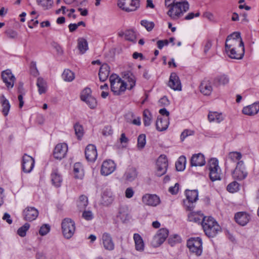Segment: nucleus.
<instances>
[{
  "mask_svg": "<svg viewBox=\"0 0 259 259\" xmlns=\"http://www.w3.org/2000/svg\"><path fill=\"white\" fill-rule=\"evenodd\" d=\"M146 144V136L144 134H141L138 138L137 146L139 148L142 149Z\"/></svg>",
  "mask_w": 259,
  "mask_h": 259,
  "instance_id": "nucleus-54",
  "label": "nucleus"
},
{
  "mask_svg": "<svg viewBox=\"0 0 259 259\" xmlns=\"http://www.w3.org/2000/svg\"><path fill=\"white\" fill-rule=\"evenodd\" d=\"M118 6L127 12L136 11L140 7L139 0H118Z\"/></svg>",
  "mask_w": 259,
  "mask_h": 259,
  "instance_id": "nucleus-7",
  "label": "nucleus"
},
{
  "mask_svg": "<svg viewBox=\"0 0 259 259\" xmlns=\"http://www.w3.org/2000/svg\"><path fill=\"white\" fill-rule=\"evenodd\" d=\"M134 239L135 242V247L138 251H143L144 248V244L141 236L138 234H135Z\"/></svg>",
  "mask_w": 259,
  "mask_h": 259,
  "instance_id": "nucleus-37",
  "label": "nucleus"
},
{
  "mask_svg": "<svg viewBox=\"0 0 259 259\" xmlns=\"http://www.w3.org/2000/svg\"><path fill=\"white\" fill-rule=\"evenodd\" d=\"M125 39L132 42H136V36L135 32L131 30H126L125 32Z\"/></svg>",
  "mask_w": 259,
  "mask_h": 259,
  "instance_id": "nucleus-48",
  "label": "nucleus"
},
{
  "mask_svg": "<svg viewBox=\"0 0 259 259\" xmlns=\"http://www.w3.org/2000/svg\"><path fill=\"white\" fill-rule=\"evenodd\" d=\"M62 76L63 79L66 81H71L74 78V74L69 69L64 70Z\"/></svg>",
  "mask_w": 259,
  "mask_h": 259,
  "instance_id": "nucleus-45",
  "label": "nucleus"
},
{
  "mask_svg": "<svg viewBox=\"0 0 259 259\" xmlns=\"http://www.w3.org/2000/svg\"><path fill=\"white\" fill-rule=\"evenodd\" d=\"M30 225L28 223H25L23 226L18 229L17 234L21 237H24Z\"/></svg>",
  "mask_w": 259,
  "mask_h": 259,
  "instance_id": "nucleus-51",
  "label": "nucleus"
},
{
  "mask_svg": "<svg viewBox=\"0 0 259 259\" xmlns=\"http://www.w3.org/2000/svg\"><path fill=\"white\" fill-rule=\"evenodd\" d=\"M114 198L110 191L105 190L102 195V203L104 205L108 206L113 201Z\"/></svg>",
  "mask_w": 259,
  "mask_h": 259,
  "instance_id": "nucleus-32",
  "label": "nucleus"
},
{
  "mask_svg": "<svg viewBox=\"0 0 259 259\" xmlns=\"http://www.w3.org/2000/svg\"><path fill=\"white\" fill-rule=\"evenodd\" d=\"M165 6L169 8L167 15L174 20L183 16L189 8V4L185 0H165Z\"/></svg>",
  "mask_w": 259,
  "mask_h": 259,
  "instance_id": "nucleus-1",
  "label": "nucleus"
},
{
  "mask_svg": "<svg viewBox=\"0 0 259 259\" xmlns=\"http://www.w3.org/2000/svg\"><path fill=\"white\" fill-rule=\"evenodd\" d=\"M200 92L204 95H209L212 91V88L209 81H203L200 87Z\"/></svg>",
  "mask_w": 259,
  "mask_h": 259,
  "instance_id": "nucleus-30",
  "label": "nucleus"
},
{
  "mask_svg": "<svg viewBox=\"0 0 259 259\" xmlns=\"http://www.w3.org/2000/svg\"><path fill=\"white\" fill-rule=\"evenodd\" d=\"M123 77L127 79L130 83V87L129 89H132L135 85L136 79L134 75L130 71L125 72L123 74Z\"/></svg>",
  "mask_w": 259,
  "mask_h": 259,
  "instance_id": "nucleus-38",
  "label": "nucleus"
},
{
  "mask_svg": "<svg viewBox=\"0 0 259 259\" xmlns=\"http://www.w3.org/2000/svg\"><path fill=\"white\" fill-rule=\"evenodd\" d=\"M209 177L212 181L221 179V169L218 165V161L215 158H211L208 162Z\"/></svg>",
  "mask_w": 259,
  "mask_h": 259,
  "instance_id": "nucleus-6",
  "label": "nucleus"
},
{
  "mask_svg": "<svg viewBox=\"0 0 259 259\" xmlns=\"http://www.w3.org/2000/svg\"><path fill=\"white\" fill-rule=\"evenodd\" d=\"M234 218L236 223L244 226L248 222L249 215L245 212H238L235 214Z\"/></svg>",
  "mask_w": 259,
  "mask_h": 259,
  "instance_id": "nucleus-23",
  "label": "nucleus"
},
{
  "mask_svg": "<svg viewBox=\"0 0 259 259\" xmlns=\"http://www.w3.org/2000/svg\"><path fill=\"white\" fill-rule=\"evenodd\" d=\"M34 165V159L31 156L25 154L22 157V168L24 172H30Z\"/></svg>",
  "mask_w": 259,
  "mask_h": 259,
  "instance_id": "nucleus-12",
  "label": "nucleus"
},
{
  "mask_svg": "<svg viewBox=\"0 0 259 259\" xmlns=\"http://www.w3.org/2000/svg\"><path fill=\"white\" fill-rule=\"evenodd\" d=\"M142 201L148 205L156 206L160 203V199L156 195L147 194L142 197Z\"/></svg>",
  "mask_w": 259,
  "mask_h": 259,
  "instance_id": "nucleus-19",
  "label": "nucleus"
},
{
  "mask_svg": "<svg viewBox=\"0 0 259 259\" xmlns=\"http://www.w3.org/2000/svg\"><path fill=\"white\" fill-rule=\"evenodd\" d=\"M50 230V226L47 224L43 225L40 228L39 233L41 236L46 235Z\"/></svg>",
  "mask_w": 259,
  "mask_h": 259,
  "instance_id": "nucleus-56",
  "label": "nucleus"
},
{
  "mask_svg": "<svg viewBox=\"0 0 259 259\" xmlns=\"http://www.w3.org/2000/svg\"><path fill=\"white\" fill-rule=\"evenodd\" d=\"M51 181L53 185L56 187L61 186L62 183V178L57 170H54L51 174Z\"/></svg>",
  "mask_w": 259,
  "mask_h": 259,
  "instance_id": "nucleus-29",
  "label": "nucleus"
},
{
  "mask_svg": "<svg viewBox=\"0 0 259 259\" xmlns=\"http://www.w3.org/2000/svg\"><path fill=\"white\" fill-rule=\"evenodd\" d=\"M2 77L7 88H12L15 81V77L12 73L11 70L7 69L2 73Z\"/></svg>",
  "mask_w": 259,
  "mask_h": 259,
  "instance_id": "nucleus-14",
  "label": "nucleus"
},
{
  "mask_svg": "<svg viewBox=\"0 0 259 259\" xmlns=\"http://www.w3.org/2000/svg\"><path fill=\"white\" fill-rule=\"evenodd\" d=\"M38 6H41L44 10L51 9L54 4L53 0H36Z\"/></svg>",
  "mask_w": 259,
  "mask_h": 259,
  "instance_id": "nucleus-40",
  "label": "nucleus"
},
{
  "mask_svg": "<svg viewBox=\"0 0 259 259\" xmlns=\"http://www.w3.org/2000/svg\"><path fill=\"white\" fill-rule=\"evenodd\" d=\"M242 157V154L238 152H231L229 153L228 157L225 162V165L228 167L230 165V163L233 162L235 163L239 161Z\"/></svg>",
  "mask_w": 259,
  "mask_h": 259,
  "instance_id": "nucleus-26",
  "label": "nucleus"
},
{
  "mask_svg": "<svg viewBox=\"0 0 259 259\" xmlns=\"http://www.w3.org/2000/svg\"><path fill=\"white\" fill-rule=\"evenodd\" d=\"M141 24L148 31H151L154 27V23L153 22H149L146 20H142Z\"/></svg>",
  "mask_w": 259,
  "mask_h": 259,
  "instance_id": "nucleus-53",
  "label": "nucleus"
},
{
  "mask_svg": "<svg viewBox=\"0 0 259 259\" xmlns=\"http://www.w3.org/2000/svg\"><path fill=\"white\" fill-rule=\"evenodd\" d=\"M168 235V231L165 228L159 230L157 234L153 237L151 243L154 247L159 246L162 244Z\"/></svg>",
  "mask_w": 259,
  "mask_h": 259,
  "instance_id": "nucleus-8",
  "label": "nucleus"
},
{
  "mask_svg": "<svg viewBox=\"0 0 259 259\" xmlns=\"http://www.w3.org/2000/svg\"><path fill=\"white\" fill-rule=\"evenodd\" d=\"M241 49V52L237 53L236 51V48H232L230 50H228L227 53L230 52L229 56L232 59H241L244 54V47H240Z\"/></svg>",
  "mask_w": 259,
  "mask_h": 259,
  "instance_id": "nucleus-31",
  "label": "nucleus"
},
{
  "mask_svg": "<svg viewBox=\"0 0 259 259\" xmlns=\"http://www.w3.org/2000/svg\"><path fill=\"white\" fill-rule=\"evenodd\" d=\"M104 136H108L112 134V130L110 126H107L104 127L102 132Z\"/></svg>",
  "mask_w": 259,
  "mask_h": 259,
  "instance_id": "nucleus-62",
  "label": "nucleus"
},
{
  "mask_svg": "<svg viewBox=\"0 0 259 259\" xmlns=\"http://www.w3.org/2000/svg\"><path fill=\"white\" fill-rule=\"evenodd\" d=\"M207 217H204L203 214L191 212L188 214V220L190 222H194L202 225V222H204V219H206Z\"/></svg>",
  "mask_w": 259,
  "mask_h": 259,
  "instance_id": "nucleus-28",
  "label": "nucleus"
},
{
  "mask_svg": "<svg viewBox=\"0 0 259 259\" xmlns=\"http://www.w3.org/2000/svg\"><path fill=\"white\" fill-rule=\"evenodd\" d=\"M88 204V197L85 195H81L77 201V206L80 210L84 209Z\"/></svg>",
  "mask_w": 259,
  "mask_h": 259,
  "instance_id": "nucleus-43",
  "label": "nucleus"
},
{
  "mask_svg": "<svg viewBox=\"0 0 259 259\" xmlns=\"http://www.w3.org/2000/svg\"><path fill=\"white\" fill-rule=\"evenodd\" d=\"M212 47V42L210 40H208L205 46H204V52L205 54H206L208 51L210 50V49Z\"/></svg>",
  "mask_w": 259,
  "mask_h": 259,
  "instance_id": "nucleus-64",
  "label": "nucleus"
},
{
  "mask_svg": "<svg viewBox=\"0 0 259 259\" xmlns=\"http://www.w3.org/2000/svg\"><path fill=\"white\" fill-rule=\"evenodd\" d=\"M84 102H85L91 109H94L97 106V100L93 96L89 97L88 99L84 101Z\"/></svg>",
  "mask_w": 259,
  "mask_h": 259,
  "instance_id": "nucleus-52",
  "label": "nucleus"
},
{
  "mask_svg": "<svg viewBox=\"0 0 259 259\" xmlns=\"http://www.w3.org/2000/svg\"><path fill=\"white\" fill-rule=\"evenodd\" d=\"M24 219L31 222L35 220L38 215V211L33 207H27L23 211Z\"/></svg>",
  "mask_w": 259,
  "mask_h": 259,
  "instance_id": "nucleus-15",
  "label": "nucleus"
},
{
  "mask_svg": "<svg viewBox=\"0 0 259 259\" xmlns=\"http://www.w3.org/2000/svg\"><path fill=\"white\" fill-rule=\"evenodd\" d=\"M77 48L80 54H84L88 49V44L87 40L82 37L79 38L77 40Z\"/></svg>",
  "mask_w": 259,
  "mask_h": 259,
  "instance_id": "nucleus-34",
  "label": "nucleus"
},
{
  "mask_svg": "<svg viewBox=\"0 0 259 259\" xmlns=\"http://www.w3.org/2000/svg\"><path fill=\"white\" fill-rule=\"evenodd\" d=\"M179 185L176 183L174 187H170L169 188V192L172 194H176L179 191Z\"/></svg>",
  "mask_w": 259,
  "mask_h": 259,
  "instance_id": "nucleus-60",
  "label": "nucleus"
},
{
  "mask_svg": "<svg viewBox=\"0 0 259 259\" xmlns=\"http://www.w3.org/2000/svg\"><path fill=\"white\" fill-rule=\"evenodd\" d=\"M115 169V164L113 161L109 160L104 161L102 165L101 173L104 176H107L112 172Z\"/></svg>",
  "mask_w": 259,
  "mask_h": 259,
  "instance_id": "nucleus-16",
  "label": "nucleus"
},
{
  "mask_svg": "<svg viewBox=\"0 0 259 259\" xmlns=\"http://www.w3.org/2000/svg\"><path fill=\"white\" fill-rule=\"evenodd\" d=\"M36 85L38 88V92L40 94L46 93L47 90V83L43 78L40 77L38 78Z\"/></svg>",
  "mask_w": 259,
  "mask_h": 259,
  "instance_id": "nucleus-42",
  "label": "nucleus"
},
{
  "mask_svg": "<svg viewBox=\"0 0 259 259\" xmlns=\"http://www.w3.org/2000/svg\"><path fill=\"white\" fill-rule=\"evenodd\" d=\"M168 125V118L163 119L160 116H158L157 117L156 122V127L158 131L162 132L166 130L167 128Z\"/></svg>",
  "mask_w": 259,
  "mask_h": 259,
  "instance_id": "nucleus-25",
  "label": "nucleus"
},
{
  "mask_svg": "<svg viewBox=\"0 0 259 259\" xmlns=\"http://www.w3.org/2000/svg\"><path fill=\"white\" fill-rule=\"evenodd\" d=\"M169 104V101L166 97L161 98L159 101V105L160 107L167 106Z\"/></svg>",
  "mask_w": 259,
  "mask_h": 259,
  "instance_id": "nucleus-59",
  "label": "nucleus"
},
{
  "mask_svg": "<svg viewBox=\"0 0 259 259\" xmlns=\"http://www.w3.org/2000/svg\"><path fill=\"white\" fill-rule=\"evenodd\" d=\"M200 15V13L199 12L194 14V13H189L187 16L185 17V20H189L193 19L194 17H198Z\"/></svg>",
  "mask_w": 259,
  "mask_h": 259,
  "instance_id": "nucleus-63",
  "label": "nucleus"
},
{
  "mask_svg": "<svg viewBox=\"0 0 259 259\" xmlns=\"http://www.w3.org/2000/svg\"><path fill=\"white\" fill-rule=\"evenodd\" d=\"M152 115L148 110H145L143 112V121L145 126H149L151 123Z\"/></svg>",
  "mask_w": 259,
  "mask_h": 259,
  "instance_id": "nucleus-46",
  "label": "nucleus"
},
{
  "mask_svg": "<svg viewBox=\"0 0 259 259\" xmlns=\"http://www.w3.org/2000/svg\"><path fill=\"white\" fill-rule=\"evenodd\" d=\"M102 242L105 249L112 250L114 248V244L111 235L105 233L102 235Z\"/></svg>",
  "mask_w": 259,
  "mask_h": 259,
  "instance_id": "nucleus-21",
  "label": "nucleus"
},
{
  "mask_svg": "<svg viewBox=\"0 0 259 259\" xmlns=\"http://www.w3.org/2000/svg\"><path fill=\"white\" fill-rule=\"evenodd\" d=\"M259 111V104L255 103L251 105L244 107L242 112L245 115L252 116L257 113Z\"/></svg>",
  "mask_w": 259,
  "mask_h": 259,
  "instance_id": "nucleus-24",
  "label": "nucleus"
},
{
  "mask_svg": "<svg viewBox=\"0 0 259 259\" xmlns=\"http://www.w3.org/2000/svg\"><path fill=\"white\" fill-rule=\"evenodd\" d=\"M137 173L135 168L129 167L126 171L124 177L126 181L132 182L137 177Z\"/></svg>",
  "mask_w": 259,
  "mask_h": 259,
  "instance_id": "nucleus-36",
  "label": "nucleus"
},
{
  "mask_svg": "<svg viewBox=\"0 0 259 259\" xmlns=\"http://www.w3.org/2000/svg\"><path fill=\"white\" fill-rule=\"evenodd\" d=\"M110 73V67L107 64H103L100 68L99 72V77L101 81H105Z\"/></svg>",
  "mask_w": 259,
  "mask_h": 259,
  "instance_id": "nucleus-27",
  "label": "nucleus"
},
{
  "mask_svg": "<svg viewBox=\"0 0 259 259\" xmlns=\"http://www.w3.org/2000/svg\"><path fill=\"white\" fill-rule=\"evenodd\" d=\"M75 134L78 140H80L84 134V131L82 126L78 123L74 125Z\"/></svg>",
  "mask_w": 259,
  "mask_h": 259,
  "instance_id": "nucleus-44",
  "label": "nucleus"
},
{
  "mask_svg": "<svg viewBox=\"0 0 259 259\" xmlns=\"http://www.w3.org/2000/svg\"><path fill=\"white\" fill-rule=\"evenodd\" d=\"M208 119L210 122L215 121L220 123L223 120L224 117L222 113L217 112H209L208 115Z\"/></svg>",
  "mask_w": 259,
  "mask_h": 259,
  "instance_id": "nucleus-35",
  "label": "nucleus"
},
{
  "mask_svg": "<svg viewBox=\"0 0 259 259\" xmlns=\"http://www.w3.org/2000/svg\"><path fill=\"white\" fill-rule=\"evenodd\" d=\"M247 175V172L245 170L243 161H238L235 169L232 172V176L234 179L242 180L246 177Z\"/></svg>",
  "mask_w": 259,
  "mask_h": 259,
  "instance_id": "nucleus-11",
  "label": "nucleus"
},
{
  "mask_svg": "<svg viewBox=\"0 0 259 259\" xmlns=\"http://www.w3.org/2000/svg\"><path fill=\"white\" fill-rule=\"evenodd\" d=\"M85 155L89 161L94 162L98 155L96 146L93 144L88 145L85 150Z\"/></svg>",
  "mask_w": 259,
  "mask_h": 259,
  "instance_id": "nucleus-17",
  "label": "nucleus"
},
{
  "mask_svg": "<svg viewBox=\"0 0 259 259\" xmlns=\"http://www.w3.org/2000/svg\"><path fill=\"white\" fill-rule=\"evenodd\" d=\"M134 191L131 187L127 188L125 190V196L126 198H132L134 195Z\"/></svg>",
  "mask_w": 259,
  "mask_h": 259,
  "instance_id": "nucleus-61",
  "label": "nucleus"
},
{
  "mask_svg": "<svg viewBox=\"0 0 259 259\" xmlns=\"http://www.w3.org/2000/svg\"><path fill=\"white\" fill-rule=\"evenodd\" d=\"M73 172L76 178L81 179L83 177V168L82 164L80 163L77 162L74 164Z\"/></svg>",
  "mask_w": 259,
  "mask_h": 259,
  "instance_id": "nucleus-39",
  "label": "nucleus"
},
{
  "mask_svg": "<svg viewBox=\"0 0 259 259\" xmlns=\"http://www.w3.org/2000/svg\"><path fill=\"white\" fill-rule=\"evenodd\" d=\"M236 46L244 47L240 33L239 32H234L227 36L225 43L226 51L228 52V50L235 48Z\"/></svg>",
  "mask_w": 259,
  "mask_h": 259,
  "instance_id": "nucleus-4",
  "label": "nucleus"
},
{
  "mask_svg": "<svg viewBox=\"0 0 259 259\" xmlns=\"http://www.w3.org/2000/svg\"><path fill=\"white\" fill-rule=\"evenodd\" d=\"M68 151L67 145L65 143H61L57 145L54 150V156L56 159H61L66 155Z\"/></svg>",
  "mask_w": 259,
  "mask_h": 259,
  "instance_id": "nucleus-13",
  "label": "nucleus"
},
{
  "mask_svg": "<svg viewBox=\"0 0 259 259\" xmlns=\"http://www.w3.org/2000/svg\"><path fill=\"white\" fill-rule=\"evenodd\" d=\"M156 175L160 177L165 174L168 166V160L165 155H160L156 161Z\"/></svg>",
  "mask_w": 259,
  "mask_h": 259,
  "instance_id": "nucleus-10",
  "label": "nucleus"
},
{
  "mask_svg": "<svg viewBox=\"0 0 259 259\" xmlns=\"http://www.w3.org/2000/svg\"><path fill=\"white\" fill-rule=\"evenodd\" d=\"M62 229L63 236L67 239H70L75 231V222L69 218L64 219L62 222Z\"/></svg>",
  "mask_w": 259,
  "mask_h": 259,
  "instance_id": "nucleus-5",
  "label": "nucleus"
},
{
  "mask_svg": "<svg viewBox=\"0 0 259 259\" xmlns=\"http://www.w3.org/2000/svg\"><path fill=\"white\" fill-rule=\"evenodd\" d=\"M82 217L87 221H90L93 219V214L91 211H84L82 214Z\"/></svg>",
  "mask_w": 259,
  "mask_h": 259,
  "instance_id": "nucleus-57",
  "label": "nucleus"
},
{
  "mask_svg": "<svg viewBox=\"0 0 259 259\" xmlns=\"http://www.w3.org/2000/svg\"><path fill=\"white\" fill-rule=\"evenodd\" d=\"M0 102L3 107L2 112L3 114L6 116L8 115L11 106L10 103L3 95L0 97Z\"/></svg>",
  "mask_w": 259,
  "mask_h": 259,
  "instance_id": "nucleus-33",
  "label": "nucleus"
},
{
  "mask_svg": "<svg viewBox=\"0 0 259 259\" xmlns=\"http://www.w3.org/2000/svg\"><path fill=\"white\" fill-rule=\"evenodd\" d=\"M111 90L115 95H119L126 89V83L116 74H112L110 77Z\"/></svg>",
  "mask_w": 259,
  "mask_h": 259,
  "instance_id": "nucleus-3",
  "label": "nucleus"
},
{
  "mask_svg": "<svg viewBox=\"0 0 259 259\" xmlns=\"http://www.w3.org/2000/svg\"><path fill=\"white\" fill-rule=\"evenodd\" d=\"M91 90L90 88H85L81 93L80 99L82 101H84L88 99L89 97H91Z\"/></svg>",
  "mask_w": 259,
  "mask_h": 259,
  "instance_id": "nucleus-50",
  "label": "nucleus"
},
{
  "mask_svg": "<svg viewBox=\"0 0 259 259\" xmlns=\"http://www.w3.org/2000/svg\"><path fill=\"white\" fill-rule=\"evenodd\" d=\"M168 85L175 91H181L182 90L181 83L179 77L175 72L171 73Z\"/></svg>",
  "mask_w": 259,
  "mask_h": 259,
  "instance_id": "nucleus-18",
  "label": "nucleus"
},
{
  "mask_svg": "<svg viewBox=\"0 0 259 259\" xmlns=\"http://www.w3.org/2000/svg\"><path fill=\"white\" fill-rule=\"evenodd\" d=\"M186 195L187 200H188V203H192V205L190 204L188 205V208L189 210H191L193 208L194 206L192 204L193 202H195L198 199V193L197 190H186Z\"/></svg>",
  "mask_w": 259,
  "mask_h": 259,
  "instance_id": "nucleus-20",
  "label": "nucleus"
},
{
  "mask_svg": "<svg viewBox=\"0 0 259 259\" xmlns=\"http://www.w3.org/2000/svg\"><path fill=\"white\" fill-rule=\"evenodd\" d=\"M194 132L189 130H184L181 135V139L182 141H184V139L188 137V136H191L193 135Z\"/></svg>",
  "mask_w": 259,
  "mask_h": 259,
  "instance_id": "nucleus-58",
  "label": "nucleus"
},
{
  "mask_svg": "<svg viewBox=\"0 0 259 259\" xmlns=\"http://www.w3.org/2000/svg\"><path fill=\"white\" fill-rule=\"evenodd\" d=\"M5 33L8 37L12 39H15L18 36L17 32L11 28L7 29L5 31Z\"/></svg>",
  "mask_w": 259,
  "mask_h": 259,
  "instance_id": "nucleus-55",
  "label": "nucleus"
},
{
  "mask_svg": "<svg viewBox=\"0 0 259 259\" xmlns=\"http://www.w3.org/2000/svg\"><path fill=\"white\" fill-rule=\"evenodd\" d=\"M229 81V78L227 75L223 74L215 77L213 80V83L217 85L226 84Z\"/></svg>",
  "mask_w": 259,
  "mask_h": 259,
  "instance_id": "nucleus-41",
  "label": "nucleus"
},
{
  "mask_svg": "<svg viewBox=\"0 0 259 259\" xmlns=\"http://www.w3.org/2000/svg\"><path fill=\"white\" fill-rule=\"evenodd\" d=\"M202 227L205 235L208 237H214L221 231V228L215 220L211 217L204 219Z\"/></svg>",
  "mask_w": 259,
  "mask_h": 259,
  "instance_id": "nucleus-2",
  "label": "nucleus"
},
{
  "mask_svg": "<svg viewBox=\"0 0 259 259\" xmlns=\"http://www.w3.org/2000/svg\"><path fill=\"white\" fill-rule=\"evenodd\" d=\"M186 158L182 156L179 158V160L176 163V168L178 171H182L185 167Z\"/></svg>",
  "mask_w": 259,
  "mask_h": 259,
  "instance_id": "nucleus-47",
  "label": "nucleus"
},
{
  "mask_svg": "<svg viewBox=\"0 0 259 259\" xmlns=\"http://www.w3.org/2000/svg\"><path fill=\"white\" fill-rule=\"evenodd\" d=\"M202 240L199 237L192 238L188 240L187 246L190 250L196 255H200L202 253Z\"/></svg>",
  "mask_w": 259,
  "mask_h": 259,
  "instance_id": "nucleus-9",
  "label": "nucleus"
},
{
  "mask_svg": "<svg viewBox=\"0 0 259 259\" xmlns=\"http://www.w3.org/2000/svg\"><path fill=\"white\" fill-rule=\"evenodd\" d=\"M205 164V158L202 154H195L192 156L191 159V165L192 166H203Z\"/></svg>",
  "mask_w": 259,
  "mask_h": 259,
  "instance_id": "nucleus-22",
  "label": "nucleus"
},
{
  "mask_svg": "<svg viewBox=\"0 0 259 259\" xmlns=\"http://www.w3.org/2000/svg\"><path fill=\"white\" fill-rule=\"evenodd\" d=\"M239 184L236 181L230 183L227 187V190L231 193L237 192L239 190Z\"/></svg>",
  "mask_w": 259,
  "mask_h": 259,
  "instance_id": "nucleus-49",
  "label": "nucleus"
}]
</instances>
